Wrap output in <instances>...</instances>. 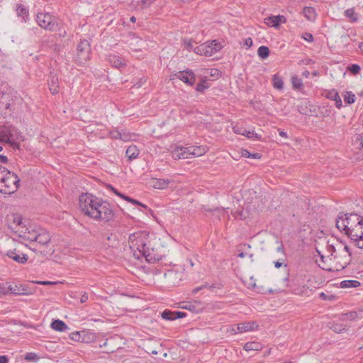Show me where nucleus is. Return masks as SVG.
<instances>
[{"label": "nucleus", "mask_w": 363, "mask_h": 363, "mask_svg": "<svg viewBox=\"0 0 363 363\" xmlns=\"http://www.w3.org/2000/svg\"><path fill=\"white\" fill-rule=\"evenodd\" d=\"M7 162H8L7 157L0 155V165H1L2 164H6Z\"/></svg>", "instance_id": "nucleus-61"}, {"label": "nucleus", "mask_w": 363, "mask_h": 363, "mask_svg": "<svg viewBox=\"0 0 363 363\" xmlns=\"http://www.w3.org/2000/svg\"><path fill=\"white\" fill-rule=\"evenodd\" d=\"M257 55L262 59H266L269 55V49L267 46H260L257 50Z\"/></svg>", "instance_id": "nucleus-37"}, {"label": "nucleus", "mask_w": 363, "mask_h": 363, "mask_svg": "<svg viewBox=\"0 0 363 363\" xmlns=\"http://www.w3.org/2000/svg\"><path fill=\"white\" fill-rule=\"evenodd\" d=\"M243 348L245 351H259L262 346L258 342H248L245 343Z\"/></svg>", "instance_id": "nucleus-29"}, {"label": "nucleus", "mask_w": 363, "mask_h": 363, "mask_svg": "<svg viewBox=\"0 0 363 363\" xmlns=\"http://www.w3.org/2000/svg\"><path fill=\"white\" fill-rule=\"evenodd\" d=\"M174 76L188 85L192 86L195 83V74L189 69L177 72Z\"/></svg>", "instance_id": "nucleus-16"}, {"label": "nucleus", "mask_w": 363, "mask_h": 363, "mask_svg": "<svg viewBox=\"0 0 363 363\" xmlns=\"http://www.w3.org/2000/svg\"><path fill=\"white\" fill-rule=\"evenodd\" d=\"M345 234L350 238L358 248H363V221L354 228L352 232L350 231Z\"/></svg>", "instance_id": "nucleus-11"}, {"label": "nucleus", "mask_w": 363, "mask_h": 363, "mask_svg": "<svg viewBox=\"0 0 363 363\" xmlns=\"http://www.w3.org/2000/svg\"><path fill=\"white\" fill-rule=\"evenodd\" d=\"M319 298H322L324 301H335L337 299L336 296L329 294L328 292L327 294L324 293V292L320 293Z\"/></svg>", "instance_id": "nucleus-44"}, {"label": "nucleus", "mask_w": 363, "mask_h": 363, "mask_svg": "<svg viewBox=\"0 0 363 363\" xmlns=\"http://www.w3.org/2000/svg\"><path fill=\"white\" fill-rule=\"evenodd\" d=\"M208 287H210V286H209L208 284H202V285H201V286H198V287L194 288V289L192 290V293H193L194 294H195L198 293L199 291H201V290H202V289H205V288H208Z\"/></svg>", "instance_id": "nucleus-58"}, {"label": "nucleus", "mask_w": 363, "mask_h": 363, "mask_svg": "<svg viewBox=\"0 0 363 363\" xmlns=\"http://www.w3.org/2000/svg\"><path fill=\"white\" fill-rule=\"evenodd\" d=\"M258 328V325L255 321L241 323L237 325L236 329L233 328L235 333H244L254 331Z\"/></svg>", "instance_id": "nucleus-19"}, {"label": "nucleus", "mask_w": 363, "mask_h": 363, "mask_svg": "<svg viewBox=\"0 0 363 363\" xmlns=\"http://www.w3.org/2000/svg\"><path fill=\"white\" fill-rule=\"evenodd\" d=\"M360 286V282L357 280H344L341 281V288H357Z\"/></svg>", "instance_id": "nucleus-32"}, {"label": "nucleus", "mask_w": 363, "mask_h": 363, "mask_svg": "<svg viewBox=\"0 0 363 363\" xmlns=\"http://www.w3.org/2000/svg\"><path fill=\"white\" fill-rule=\"evenodd\" d=\"M292 86L296 90H301L303 87L302 79L297 76L291 77Z\"/></svg>", "instance_id": "nucleus-36"}, {"label": "nucleus", "mask_w": 363, "mask_h": 363, "mask_svg": "<svg viewBox=\"0 0 363 363\" xmlns=\"http://www.w3.org/2000/svg\"><path fill=\"white\" fill-rule=\"evenodd\" d=\"M302 38L308 42H312L313 40V37L312 34L309 33H305L304 34H303Z\"/></svg>", "instance_id": "nucleus-56"}, {"label": "nucleus", "mask_w": 363, "mask_h": 363, "mask_svg": "<svg viewBox=\"0 0 363 363\" xmlns=\"http://www.w3.org/2000/svg\"><path fill=\"white\" fill-rule=\"evenodd\" d=\"M161 315H162V318L164 320H176L174 318V311H171L169 310H164L162 313Z\"/></svg>", "instance_id": "nucleus-43"}, {"label": "nucleus", "mask_w": 363, "mask_h": 363, "mask_svg": "<svg viewBox=\"0 0 363 363\" xmlns=\"http://www.w3.org/2000/svg\"><path fill=\"white\" fill-rule=\"evenodd\" d=\"M108 61L110 64L115 67L121 68L126 65L125 60L116 55H111L108 56Z\"/></svg>", "instance_id": "nucleus-24"}, {"label": "nucleus", "mask_w": 363, "mask_h": 363, "mask_svg": "<svg viewBox=\"0 0 363 363\" xmlns=\"http://www.w3.org/2000/svg\"><path fill=\"white\" fill-rule=\"evenodd\" d=\"M4 255L20 264H25L28 259V255L23 253L17 247L7 250Z\"/></svg>", "instance_id": "nucleus-14"}, {"label": "nucleus", "mask_w": 363, "mask_h": 363, "mask_svg": "<svg viewBox=\"0 0 363 363\" xmlns=\"http://www.w3.org/2000/svg\"><path fill=\"white\" fill-rule=\"evenodd\" d=\"M345 16L350 18V22H356L357 21V16L355 13L354 9H348L345 11Z\"/></svg>", "instance_id": "nucleus-39"}, {"label": "nucleus", "mask_w": 363, "mask_h": 363, "mask_svg": "<svg viewBox=\"0 0 363 363\" xmlns=\"http://www.w3.org/2000/svg\"><path fill=\"white\" fill-rule=\"evenodd\" d=\"M222 48L223 46L217 40H213L197 46L194 49V52L201 55L211 57L220 50Z\"/></svg>", "instance_id": "nucleus-8"}, {"label": "nucleus", "mask_w": 363, "mask_h": 363, "mask_svg": "<svg viewBox=\"0 0 363 363\" xmlns=\"http://www.w3.org/2000/svg\"><path fill=\"white\" fill-rule=\"evenodd\" d=\"M135 135L133 133H130L129 132H126L123 130H121L120 132V140L123 141H130L131 140H133V138H135Z\"/></svg>", "instance_id": "nucleus-38"}, {"label": "nucleus", "mask_w": 363, "mask_h": 363, "mask_svg": "<svg viewBox=\"0 0 363 363\" xmlns=\"http://www.w3.org/2000/svg\"><path fill=\"white\" fill-rule=\"evenodd\" d=\"M155 0H140L138 3V6H139L141 9L147 8L150 6Z\"/></svg>", "instance_id": "nucleus-48"}, {"label": "nucleus", "mask_w": 363, "mask_h": 363, "mask_svg": "<svg viewBox=\"0 0 363 363\" xmlns=\"http://www.w3.org/2000/svg\"><path fill=\"white\" fill-rule=\"evenodd\" d=\"M90 44L88 40H83L79 42L77 48V58L80 64L86 62L90 55Z\"/></svg>", "instance_id": "nucleus-10"}, {"label": "nucleus", "mask_w": 363, "mask_h": 363, "mask_svg": "<svg viewBox=\"0 0 363 363\" xmlns=\"http://www.w3.org/2000/svg\"><path fill=\"white\" fill-rule=\"evenodd\" d=\"M303 14L308 20H314L315 18V11L312 7H305L303 9Z\"/></svg>", "instance_id": "nucleus-35"}, {"label": "nucleus", "mask_w": 363, "mask_h": 363, "mask_svg": "<svg viewBox=\"0 0 363 363\" xmlns=\"http://www.w3.org/2000/svg\"><path fill=\"white\" fill-rule=\"evenodd\" d=\"M7 294H11L15 296H28L32 294V291L28 290V287L24 284H9L6 286Z\"/></svg>", "instance_id": "nucleus-13"}, {"label": "nucleus", "mask_w": 363, "mask_h": 363, "mask_svg": "<svg viewBox=\"0 0 363 363\" xmlns=\"http://www.w3.org/2000/svg\"><path fill=\"white\" fill-rule=\"evenodd\" d=\"M191 151L190 147H178L172 151V154L174 159H190L191 158Z\"/></svg>", "instance_id": "nucleus-17"}, {"label": "nucleus", "mask_w": 363, "mask_h": 363, "mask_svg": "<svg viewBox=\"0 0 363 363\" xmlns=\"http://www.w3.org/2000/svg\"><path fill=\"white\" fill-rule=\"evenodd\" d=\"M6 221L8 226L10 229L14 232L18 233V236L21 237V230L28 231L31 228V225H27L25 222L22 221V217L20 214L12 213L8 215L6 217Z\"/></svg>", "instance_id": "nucleus-7"}, {"label": "nucleus", "mask_w": 363, "mask_h": 363, "mask_svg": "<svg viewBox=\"0 0 363 363\" xmlns=\"http://www.w3.org/2000/svg\"><path fill=\"white\" fill-rule=\"evenodd\" d=\"M286 22V18L284 16H271L264 18V23L269 26L277 28L281 23Z\"/></svg>", "instance_id": "nucleus-21"}, {"label": "nucleus", "mask_w": 363, "mask_h": 363, "mask_svg": "<svg viewBox=\"0 0 363 363\" xmlns=\"http://www.w3.org/2000/svg\"><path fill=\"white\" fill-rule=\"evenodd\" d=\"M70 337L72 340L75 341H79L80 340V333L79 332H74L70 334Z\"/></svg>", "instance_id": "nucleus-55"}, {"label": "nucleus", "mask_w": 363, "mask_h": 363, "mask_svg": "<svg viewBox=\"0 0 363 363\" xmlns=\"http://www.w3.org/2000/svg\"><path fill=\"white\" fill-rule=\"evenodd\" d=\"M241 154L242 157L246 158L259 159L261 157V155L259 153H250L247 150H242Z\"/></svg>", "instance_id": "nucleus-41"}, {"label": "nucleus", "mask_w": 363, "mask_h": 363, "mask_svg": "<svg viewBox=\"0 0 363 363\" xmlns=\"http://www.w3.org/2000/svg\"><path fill=\"white\" fill-rule=\"evenodd\" d=\"M321 95L328 99L335 101V106L337 108H340L342 107V100H341V98H340L338 92L336 90H335V89L324 90L321 93Z\"/></svg>", "instance_id": "nucleus-18"}, {"label": "nucleus", "mask_w": 363, "mask_h": 363, "mask_svg": "<svg viewBox=\"0 0 363 363\" xmlns=\"http://www.w3.org/2000/svg\"><path fill=\"white\" fill-rule=\"evenodd\" d=\"M171 183V180L168 179H152L151 180V186L157 189H164L168 187Z\"/></svg>", "instance_id": "nucleus-23"}, {"label": "nucleus", "mask_w": 363, "mask_h": 363, "mask_svg": "<svg viewBox=\"0 0 363 363\" xmlns=\"http://www.w3.org/2000/svg\"><path fill=\"white\" fill-rule=\"evenodd\" d=\"M356 96L352 91H346L344 96V100L346 103L351 104L354 103Z\"/></svg>", "instance_id": "nucleus-42"}, {"label": "nucleus", "mask_w": 363, "mask_h": 363, "mask_svg": "<svg viewBox=\"0 0 363 363\" xmlns=\"http://www.w3.org/2000/svg\"><path fill=\"white\" fill-rule=\"evenodd\" d=\"M9 359L6 356H0V363H8Z\"/></svg>", "instance_id": "nucleus-62"}, {"label": "nucleus", "mask_w": 363, "mask_h": 363, "mask_svg": "<svg viewBox=\"0 0 363 363\" xmlns=\"http://www.w3.org/2000/svg\"><path fill=\"white\" fill-rule=\"evenodd\" d=\"M139 152L140 151L138 147L136 145H132L127 148L125 155L128 157L129 160H133L138 157Z\"/></svg>", "instance_id": "nucleus-27"}, {"label": "nucleus", "mask_w": 363, "mask_h": 363, "mask_svg": "<svg viewBox=\"0 0 363 363\" xmlns=\"http://www.w3.org/2000/svg\"><path fill=\"white\" fill-rule=\"evenodd\" d=\"M279 135L281 137H282V138H287L288 137L287 133L286 132H284V130H279Z\"/></svg>", "instance_id": "nucleus-64"}, {"label": "nucleus", "mask_w": 363, "mask_h": 363, "mask_svg": "<svg viewBox=\"0 0 363 363\" xmlns=\"http://www.w3.org/2000/svg\"><path fill=\"white\" fill-rule=\"evenodd\" d=\"M16 133V129L13 126L6 125L0 126V141L13 143Z\"/></svg>", "instance_id": "nucleus-12"}, {"label": "nucleus", "mask_w": 363, "mask_h": 363, "mask_svg": "<svg viewBox=\"0 0 363 363\" xmlns=\"http://www.w3.org/2000/svg\"><path fill=\"white\" fill-rule=\"evenodd\" d=\"M92 213L94 215L91 218L104 222L112 220L115 216L114 211L111 204L103 199H101L97 209Z\"/></svg>", "instance_id": "nucleus-6"}, {"label": "nucleus", "mask_w": 363, "mask_h": 363, "mask_svg": "<svg viewBox=\"0 0 363 363\" xmlns=\"http://www.w3.org/2000/svg\"><path fill=\"white\" fill-rule=\"evenodd\" d=\"M129 246L134 257L140 259L144 257L147 262L162 259L159 242L153 233L138 231L129 235Z\"/></svg>", "instance_id": "nucleus-1"}, {"label": "nucleus", "mask_w": 363, "mask_h": 363, "mask_svg": "<svg viewBox=\"0 0 363 363\" xmlns=\"http://www.w3.org/2000/svg\"><path fill=\"white\" fill-rule=\"evenodd\" d=\"M328 327L336 333H342L347 330V325L342 323L330 322Z\"/></svg>", "instance_id": "nucleus-26"}, {"label": "nucleus", "mask_w": 363, "mask_h": 363, "mask_svg": "<svg viewBox=\"0 0 363 363\" xmlns=\"http://www.w3.org/2000/svg\"><path fill=\"white\" fill-rule=\"evenodd\" d=\"M363 318V309H359L358 311H352L345 313H341L339 320L342 322L349 320H354L356 319Z\"/></svg>", "instance_id": "nucleus-20"}, {"label": "nucleus", "mask_w": 363, "mask_h": 363, "mask_svg": "<svg viewBox=\"0 0 363 363\" xmlns=\"http://www.w3.org/2000/svg\"><path fill=\"white\" fill-rule=\"evenodd\" d=\"M273 86L275 89L281 90L284 88V82L281 77L277 74L273 76Z\"/></svg>", "instance_id": "nucleus-34"}, {"label": "nucleus", "mask_w": 363, "mask_h": 363, "mask_svg": "<svg viewBox=\"0 0 363 363\" xmlns=\"http://www.w3.org/2000/svg\"><path fill=\"white\" fill-rule=\"evenodd\" d=\"M207 79L203 77V79L196 85V91L199 92H203L204 90L209 87V84L207 82Z\"/></svg>", "instance_id": "nucleus-40"}, {"label": "nucleus", "mask_w": 363, "mask_h": 363, "mask_svg": "<svg viewBox=\"0 0 363 363\" xmlns=\"http://www.w3.org/2000/svg\"><path fill=\"white\" fill-rule=\"evenodd\" d=\"M175 319L182 318L186 316V313L182 311H174Z\"/></svg>", "instance_id": "nucleus-57"}, {"label": "nucleus", "mask_w": 363, "mask_h": 363, "mask_svg": "<svg viewBox=\"0 0 363 363\" xmlns=\"http://www.w3.org/2000/svg\"><path fill=\"white\" fill-rule=\"evenodd\" d=\"M233 129L235 133L237 134L245 135L249 138L254 137L257 138V135L254 131H250L245 129L242 130V128H236L235 127H234Z\"/></svg>", "instance_id": "nucleus-33"}, {"label": "nucleus", "mask_w": 363, "mask_h": 363, "mask_svg": "<svg viewBox=\"0 0 363 363\" xmlns=\"http://www.w3.org/2000/svg\"><path fill=\"white\" fill-rule=\"evenodd\" d=\"M20 179L17 174L0 166V192L11 194L19 188Z\"/></svg>", "instance_id": "nucleus-2"}, {"label": "nucleus", "mask_w": 363, "mask_h": 363, "mask_svg": "<svg viewBox=\"0 0 363 363\" xmlns=\"http://www.w3.org/2000/svg\"><path fill=\"white\" fill-rule=\"evenodd\" d=\"M324 214L325 217H328L330 214V210L324 205L319 206V213Z\"/></svg>", "instance_id": "nucleus-51"}, {"label": "nucleus", "mask_w": 363, "mask_h": 363, "mask_svg": "<svg viewBox=\"0 0 363 363\" xmlns=\"http://www.w3.org/2000/svg\"><path fill=\"white\" fill-rule=\"evenodd\" d=\"M125 201H128V202H130V203H131L133 204L138 205V206H142V207H143L145 208H147V206L146 205H145V204L140 203L139 201L135 200L134 199H132L130 197L125 198Z\"/></svg>", "instance_id": "nucleus-50"}, {"label": "nucleus", "mask_w": 363, "mask_h": 363, "mask_svg": "<svg viewBox=\"0 0 363 363\" xmlns=\"http://www.w3.org/2000/svg\"><path fill=\"white\" fill-rule=\"evenodd\" d=\"M51 328L59 332H63L68 329V326L61 320H55L51 323Z\"/></svg>", "instance_id": "nucleus-28"}, {"label": "nucleus", "mask_w": 363, "mask_h": 363, "mask_svg": "<svg viewBox=\"0 0 363 363\" xmlns=\"http://www.w3.org/2000/svg\"><path fill=\"white\" fill-rule=\"evenodd\" d=\"M16 12L17 14L21 16L23 18H25L28 14L27 9L22 5H20L17 7Z\"/></svg>", "instance_id": "nucleus-47"}, {"label": "nucleus", "mask_w": 363, "mask_h": 363, "mask_svg": "<svg viewBox=\"0 0 363 363\" xmlns=\"http://www.w3.org/2000/svg\"><path fill=\"white\" fill-rule=\"evenodd\" d=\"M35 283L40 285H54L56 284V282L49 281H35Z\"/></svg>", "instance_id": "nucleus-59"}, {"label": "nucleus", "mask_w": 363, "mask_h": 363, "mask_svg": "<svg viewBox=\"0 0 363 363\" xmlns=\"http://www.w3.org/2000/svg\"><path fill=\"white\" fill-rule=\"evenodd\" d=\"M277 252L282 253L284 255V247L282 244H281L277 249Z\"/></svg>", "instance_id": "nucleus-63"}, {"label": "nucleus", "mask_w": 363, "mask_h": 363, "mask_svg": "<svg viewBox=\"0 0 363 363\" xmlns=\"http://www.w3.org/2000/svg\"><path fill=\"white\" fill-rule=\"evenodd\" d=\"M36 354L33 352H28L25 356V359L32 361L36 359Z\"/></svg>", "instance_id": "nucleus-54"}, {"label": "nucleus", "mask_w": 363, "mask_h": 363, "mask_svg": "<svg viewBox=\"0 0 363 363\" xmlns=\"http://www.w3.org/2000/svg\"><path fill=\"white\" fill-rule=\"evenodd\" d=\"M48 86L50 91L52 94H56L59 92V79L55 75H51L48 79Z\"/></svg>", "instance_id": "nucleus-25"}, {"label": "nucleus", "mask_w": 363, "mask_h": 363, "mask_svg": "<svg viewBox=\"0 0 363 363\" xmlns=\"http://www.w3.org/2000/svg\"><path fill=\"white\" fill-rule=\"evenodd\" d=\"M180 308L196 313L201 311L202 309L201 303L200 301L182 302L180 303Z\"/></svg>", "instance_id": "nucleus-22"}, {"label": "nucleus", "mask_w": 363, "mask_h": 363, "mask_svg": "<svg viewBox=\"0 0 363 363\" xmlns=\"http://www.w3.org/2000/svg\"><path fill=\"white\" fill-rule=\"evenodd\" d=\"M205 76L207 80H208L211 77L213 79H216L220 76V72L217 69H208L205 70Z\"/></svg>", "instance_id": "nucleus-30"}, {"label": "nucleus", "mask_w": 363, "mask_h": 363, "mask_svg": "<svg viewBox=\"0 0 363 363\" xmlns=\"http://www.w3.org/2000/svg\"><path fill=\"white\" fill-rule=\"evenodd\" d=\"M21 238L28 240L31 244L43 246L50 242L51 237L50 233L43 229H35L33 226L28 231L21 230Z\"/></svg>", "instance_id": "nucleus-4"}, {"label": "nucleus", "mask_w": 363, "mask_h": 363, "mask_svg": "<svg viewBox=\"0 0 363 363\" xmlns=\"http://www.w3.org/2000/svg\"><path fill=\"white\" fill-rule=\"evenodd\" d=\"M101 201V199L91 194H82L79 198V208L84 215L92 218V213L97 209Z\"/></svg>", "instance_id": "nucleus-5"}, {"label": "nucleus", "mask_w": 363, "mask_h": 363, "mask_svg": "<svg viewBox=\"0 0 363 363\" xmlns=\"http://www.w3.org/2000/svg\"><path fill=\"white\" fill-rule=\"evenodd\" d=\"M88 299H89L88 294H87V293H86V292H84V293L82 295V296H81V298H80V302H81L82 303H86V302L88 301Z\"/></svg>", "instance_id": "nucleus-60"}, {"label": "nucleus", "mask_w": 363, "mask_h": 363, "mask_svg": "<svg viewBox=\"0 0 363 363\" xmlns=\"http://www.w3.org/2000/svg\"><path fill=\"white\" fill-rule=\"evenodd\" d=\"M347 69L349 70L353 75H357L359 73L361 67L357 64H352L347 67Z\"/></svg>", "instance_id": "nucleus-46"}, {"label": "nucleus", "mask_w": 363, "mask_h": 363, "mask_svg": "<svg viewBox=\"0 0 363 363\" xmlns=\"http://www.w3.org/2000/svg\"><path fill=\"white\" fill-rule=\"evenodd\" d=\"M8 283H0V297L7 295V287Z\"/></svg>", "instance_id": "nucleus-49"}, {"label": "nucleus", "mask_w": 363, "mask_h": 363, "mask_svg": "<svg viewBox=\"0 0 363 363\" xmlns=\"http://www.w3.org/2000/svg\"><path fill=\"white\" fill-rule=\"evenodd\" d=\"M36 21L41 28L50 31L55 30L58 26L55 17L48 13H38Z\"/></svg>", "instance_id": "nucleus-9"}, {"label": "nucleus", "mask_w": 363, "mask_h": 363, "mask_svg": "<svg viewBox=\"0 0 363 363\" xmlns=\"http://www.w3.org/2000/svg\"><path fill=\"white\" fill-rule=\"evenodd\" d=\"M190 150H191V157L201 156L206 152L205 147L201 146H190Z\"/></svg>", "instance_id": "nucleus-31"}, {"label": "nucleus", "mask_w": 363, "mask_h": 363, "mask_svg": "<svg viewBox=\"0 0 363 363\" xmlns=\"http://www.w3.org/2000/svg\"><path fill=\"white\" fill-rule=\"evenodd\" d=\"M120 132L121 130H114L110 132V136L113 139H119L120 138Z\"/></svg>", "instance_id": "nucleus-53"}, {"label": "nucleus", "mask_w": 363, "mask_h": 363, "mask_svg": "<svg viewBox=\"0 0 363 363\" xmlns=\"http://www.w3.org/2000/svg\"><path fill=\"white\" fill-rule=\"evenodd\" d=\"M322 242L323 244L326 245V247L328 248V251L330 253V255H328L327 256V257L329 258L330 256H333V254L335 252V246L333 244H330V242L327 241L326 238L323 239L322 240Z\"/></svg>", "instance_id": "nucleus-45"}, {"label": "nucleus", "mask_w": 363, "mask_h": 363, "mask_svg": "<svg viewBox=\"0 0 363 363\" xmlns=\"http://www.w3.org/2000/svg\"><path fill=\"white\" fill-rule=\"evenodd\" d=\"M165 283L169 286H175L179 284L182 280V273L174 270H168L164 274Z\"/></svg>", "instance_id": "nucleus-15"}, {"label": "nucleus", "mask_w": 363, "mask_h": 363, "mask_svg": "<svg viewBox=\"0 0 363 363\" xmlns=\"http://www.w3.org/2000/svg\"><path fill=\"white\" fill-rule=\"evenodd\" d=\"M362 221L363 217L357 213L340 212L335 220V225L340 232L346 233L352 232V230Z\"/></svg>", "instance_id": "nucleus-3"}, {"label": "nucleus", "mask_w": 363, "mask_h": 363, "mask_svg": "<svg viewBox=\"0 0 363 363\" xmlns=\"http://www.w3.org/2000/svg\"><path fill=\"white\" fill-rule=\"evenodd\" d=\"M252 39L251 38H247L244 40L243 46H245L247 49H249L252 47Z\"/></svg>", "instance_id": "nucleus-52"}]
</instances>
